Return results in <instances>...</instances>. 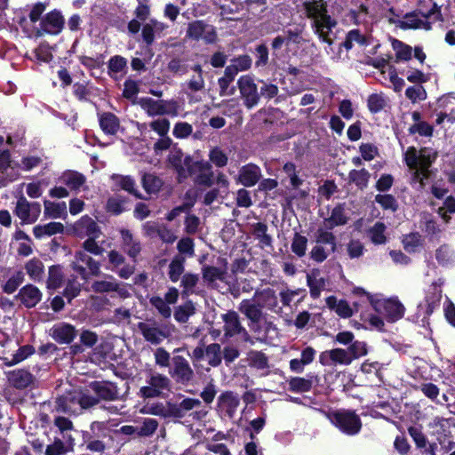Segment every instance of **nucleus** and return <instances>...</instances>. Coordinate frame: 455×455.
Instances as JSON below:
<instances>
[{
  "label": "nucleus",
  "mask_w": 455,
  "mask_h": 455,
  "mask_svg": "<svg viewBox=\"0 0 455 455\" xmlns=\"http://www.w3.org/2000/svg\"><path fill=\"white\" fill-rule=\"evenodd\" d=\"M237 308L246 318H251L254 322L259 317H266L264 309L274 313H278L281 310L278 306L277 295L271 288L256 290L253 297L243 299Z\"/></svg>",
  "instance_id": "f257e3e1"
},
{
  "label": "nucleus",
  "mask_w": 455,
  "mask_h": 455,
  "mask_svg": "<svg viewBox=\"0 0 455 455\" xmlns=\"http://www.w3.org/2000/svg\"><path fill=\"white\" fill-rule=\"evenodd\" d=\"M436 152L427 148H421L419 152L414 147L407 148L404 160L407 166L412 171L411 183L418 184L419 189L425 187V180L430 177V166L436 158Z\"/></svg>",
  "instance_id": "f03ea898"
},
{
  "label": "nucleus",
  "mask_w": 455,
  "mask_h": 455,
  "mask_svg": "<svg viewBox=\"0 0 455 455\" xmlns=\"http://www.w3.org/2000/svg\"><path fill=\"white\" fill-rule=\"evenodd\" d=\"M303 9L306 16L313 20L315 34L323 42L331 45L333 41L330 37V33L337 25V21L328 14L326 2L324 0H307L303 3Z\"/></svg>",
  "instance_id": "7ed1b4c3"
},
{
  "label": "nucleus",
  "mask_w": 455,
  "mask_h": 455,
  "mask_svg": "<svg viewBox=\"0 0 455 455\" xmlns=\"http://www.w3.org/2000/svg\"><path fill=\"white\" fill-rule=\"evenodd\" d=\"M97 400L85 388L73 389L57 397L53 411L59 414L79 415L83 411L96 406Z\"/></svg>",
  "instance_id": "20e7f679"
},
{
  "label": "nucleus",
  "mask_w": 455,
  "mask_h": 455,
  "mask_svg": "<svg viewBox=\"0 0 455 455\" xmlns=\"http://www.w3.org/2000/svg\"><path fill=\"white\" fill-rule=\"evenodd\" d=\"M139 332L151 345H160L164 339L172 337L175 326L172 323L158 322L154 318L146 319L137 324Z\"/></svg>",
  "instance_id": "39448f33"
},
{
  "label": "nucleus",
  "mask_w": 455,
  "mask_h": 455,
  "mask_svg": "<svg viewBox=\"0 0 455 455\" xmlns=\"http://www.w3.org/2000/svg\"><path fill=\"white\" fill-rule=\"evenodd\" d=\"M171 389V379L164 374L151 370L147 375V386L140 388L139 395L145 399L162 397L164 391L170 392Z\"/></svg>",
  "instance_id": "423d86ee"
},
{
  "label": "nucleus",
  "mask_w": 455,
  "mask_h": 455,
  "mask_svg": "<svg viewBox=\"0 0 455 455\" xmlns=\"http://www.w3.org/2000/svg\"><path fill=\"white\" fill-rule=\"evenodd\" d=\"M328 418L342 432L347 435L357 434L362 427L361 419L358 415L350 411H337L330 412Z\"/></svg>",
  "instance_id": "0eeeda50"
},
{
  "label": "nucleus",
  "mask_w": 455,
  "mask_h": 455,
  "mask_svg": "<svg viewBox=\"0 0 455 455\" xmlns=\"http://www.w3.org/2000/svg\"><path fill=\"white\" fill-rule=\"evenodd\" d=\"M186 36L195 41L203 40L207 44H215L218 40L216 28L203 20L189 22Z\"/></svg>",
  "instance_id": "6e6552de"
},
{
  "label": "nucleus",
  "mask_w": 455,
  "mask_h": 455,
  "mask_svg": "<svg viewBox=\"0 0 455 455\" xmlns=\"http://www.w3.org/2000/svg\"><path fill=\"white\" fill-rule=\"evenodd\" d=\"M172 363L169 374L175 383L187 386L194 381L196 373L188 359L182 355H174Z\"/></svg>",
  "instance_id": "1a4fd4ad"
},
{
  "label": "nucleus",
  "mask_w": 455,
  "mask_h": 455,
  "mask_svg": "<svg viewBox=\"0 0 455 455\" xmlns=\"http://www.w3.org/2000/svg\"><path fill=\"white\" fill-rule=\"evenodd\" d=\"M243 106L251 109L259 102V93L252 75H243L236 82Z\"/></svg>",
  "instance_id": "9d476101"
},
{
  "label": "nucleus",
  "mask_w": 455,
  "mask_h": 455,
  "mask_svg": "<svg viewBox=\"0 0 455 455\" xmlns=\"http://www.w3.org/2000/svg\"><path fill=\"white\" fill-rule=\"evenodd\" d=\"M40 28L36 32V36L44 35L58 36L65 26V19L61 12L54 9L47 12L40 20Z\"/></svg>",
  "instance_id": "9b49d317"
},
{
  "label": "nucleus",
  "mask_w": 455,
  "mask_h": 455,
  "mask_svg": "<svg viewBox=\"0 0 455 455\" xmlns=\"http://www.w3.org/2000/svg\"><path fill=\"white\" fill-rule=\"evenodd\" d=\"M41 211L39 203L29 202L24 196H20L16 202L14 214L21 224H33L38 220Z\"/></svg>",
  "instance_id": "f8f14e48"
},
{
  "label": "nucleus",
  "mask_w": 455,
  "mask_h": 455,
  "mask_svg": "<svg viewBox=\"0 0 455 455\" xmlns=\"http://www.w3.org/2000/svg\"><path fill=\"white\" fill-rule=\"evenodd\" d=\"M88 387L91 396L97 400L96 405L100 401H116L119 398L118 387L113 382L95 380L91 382Z\"/></svg>",
  "instance_id": "ddd939ff"
},
{
  "label": "nucleus",
  "mask_w": 455,
  "mask_h": 455,
  "mask_svg": "<svg viewBox=\"0 0 455 455\" xmlns=\"http://www.w3.org/2000/svg\"><path fill=\"white\" fill-rule=\"evenodd\" d=\"M84 265L88 267L90 274L99 275L100 273V263L94 260L84 251H78L74 255V260L71 262V268L76 272L82 278L87 279V271Z\"/></svg>",
  "instance_id": "4468645a"
},
{
  "label": "nucleus",
  "mask_w": 455,
  "mask_h": 455,
  "mask_svg": "<svg viewBox=\"0 0 455 455\" xmlns=\"http://www.w3.org/2000/svg\"><path fill=\"white\" fill-rule=\"evenodd\" d=\"M92 290L97 293L116 291L122 299L130 297V292L124 284L116 281L112 275H108L106 280H97L92 283Z\"/></svg>",
  "instance_id": "2eb2a0df"
},
{
  "label": "nucleus",
  "mask_w": 455,
  "mask_h": 455,
  "mask_svg": "<svg viewBox=\"0 0 455 455\" xmlns=\"http://www.w3.org/2000/svg\"><path fill=\"white\" fill-rule=\"evenodd\" d=\"M353 357L343 348H333L323 351L320 354L319 362L322 365L331 366L334 364L349 365Z\"/></svg>",
  "instance_id": "dca6fc26"
},
{
  "label": "nucleus",
  "mask_w": 455,
  "mask_h": 455,
  "mask_svg": "<svg viewBox=\"0 0 455 455\" xmlns=\"http://www.w3.org/2000/svg\"><path fill=\"white\" fill-rule=\"evenodd\" d=\"M121 248L133 260L140 255L141 251L140 242L133 236L129 229H120Z\"/></svg>",
  "instance_id": "f3484780"
},
{
  "label": "nucleus",
  "mask_w": 455,
  "mask_h": 455,
  "mask_svg": "<svg viewBox=\"0 0 455 455\" xmlns=\"http://www.w3.org/2000/svg\"><path fill=\"white\" fill-rule=\"evenodd\" d=\"M191 174H196L195 181L199 185L211 187L212 185L213 172L212 165L205 161L196 162L190 168Z\"/></svg>",
  "instance_id": "a211bd4d"
},
{
  "label": "nucleus",
  "mask_w": 455,
  "mask_h": 455,
  "mask_svg": "<svg viewBox=\"0 0 455 455\" xmlns=\"http://www.w3.org/2000/svg\"><path fill=\"white\" fill-rule=\"evenodd\" d=\"M415 12L418 15L425 18L426 20L432 18V23L443 20L441 6L433 0H419L418 9Z\"/></svg>",
  "instance_id": "6ab92c4d"
},
{
  "label": "nucleus",
  "mask_w": 455,
  "mask_h": 455,
  "mask_svg": "<svg viewBox=\"0 0 455 455\" xmlns=\"http://www.w3.org/2000/svg\"><path fill=\"white\" fill-rule=\"evenodd\" d=\"M221 319L224 323L223 330L226 338L239 335L240 331H243V326L241 323L237 312L228 310L227 313L221 315Z\"/></svg>",
  "instance_id": "aec40b11"
},
{
  "label": "nucleus",
  "mask_w": 455,
  "mask_h": 455,
  "mask_svg": "<svg viewBox=\"0 0 455 455\" xmlns=\"http://www.w3.org/2000/svg\"><path fill=\"white\" fill-rule=\"evenodd\" d=\"M51 336L60 344H69L76 336V328L67 323H59L51 329Z\"/></svg>",
  "instance_id": "412c9836"
},
{
  "label": "nucleus",
  "mask_w": 455,
  "mask_h": 455,
  "mask_svg": "<svg viewBox=\"0 0 455 455\" xmlns=\"http://www.w3.org/2000/svg\"><path fill=\"white\" fill-rule=\"evenodd\" d=\"M218 404L220 409L224 411L229 419H232L240 405V399L238 395L234 392L226 391L219 396Z\"/></svg>",
  "instance_id": "4be33fe9"
},
{
  "label": "nucleus",
  "mask_w": 455,
  "mask_h": 455,
  "mask_svg": "<svg viewBox=\"0 0 455 455\" xmlns=\"http://www.w3.org/2000/svg\"><path fill=\"white\" fill-rule=\"evenodd\" d=\"M74 232L80 237H99L100 233L97 223L89 216H83L73 226Z\"/></svg>",
  "instance_id": "5701e85b"
},
{
  "label": "nucleus",
  "mask_w": 455,
  "mask_h": 455,
  "mask_svg": "<svg viewBox=\"0 0 455 455\" xmlns=\"http://www.w3.org/2000/svg\"><path fill=\"white\" fill-rule=\"evenodd\" d=\"M201 406V401L196 398H185L180 403L169 401L171 418L182 419L187 413L195 408Z\"/></svg>",
  "instance_id": "b1692460"
},
{
  "label": "nucleus",
  "mask_w": 455,
  "mask_h": 455,
  "mask_svg": "<svg viewBox=\"0 0 455 455\" xmlns=\"http://www.w3.org/2000/svg\"><path fill=\"white\" fill-rule=\"evenodd\" d=\"M261 178V171L259 166L248 164L239 170L237 181L244 187L254 186Z\"/></svg>",
  "instance_id": "393cba45"
},
{
  "label": "nucleus",
  "mask_w": 455,
  "mask_h": 455,
  "mask_svg": "<svg viewBox=\"0 0 455 455\" xmlns=\"http://www.w3.org/2000/svg\"><path fill=\"white\" fill-rule=\"evenodd\" d=\"M17 297L26 307L31 308L42 299V292L35 285L27 284L20 290Z\"/></svg>",
  "instance_id": "a878e982"
},
{
  "label": "nucleus",
  "mask_w": 455,
  "mask_h": 455,
  "mask_svg": "<svg viewBox=\"0 0 455 455\" xmlns=\"http://www.w3.org/2000/svg\"><path fill=\"white\" fill-rule=\"evenodd\" d=\"M227 275V267H219L211 265H204L202 277L204 282L212 288L216 286L217 281H224Z\"/></svg>",
  "instance_id": "bb28decb"
},
{
  "label": "nucleus",
  "mask_w": 455,
  "mask_h": 455,
  "mask_svg": "<svg viewBox=\"0 0 455 455\" xmlns=\"http://www.w3.org/2000/svg\"><path fill=\"white\" fill-rule=\"evenodd\" d=\"M34 376L23 369L15 370L8 373V382L18 389H24L34 383Z\"/></svg>",
  "instance_id": "cd10ccee"
},
{
  "label": "nucleus",
  "mask_w": 455,
  "mask_h": 455,
  "mask_svg": "<svg viewBox=\"0 0 455 455\" xmlns=\"http://www.w3.org/2000/svg\"><path fill=\"white\" fill-rule=\"evenodd\" d=\"M307 283L310 289V295L314 299L318 298L326 287V280L318 269H313L307 275Z\"/></svg>",
  "instance_id": "c85d7f7f"
},
{
  "label": "nucleus",
  "mask_w": 455,
  "mask_h": 455,
  "mask_svg": "<svg viewBox=\"0 0 455 455\" xmlns=\"http://www.w3.org/2000/svg\"><path fill=\"white\" fill-rule=\"evenodd\" d=\"M236 77L232 71L227 67L225 68L224 74L218 79V85L220 88V96H233L236 92L237 85H233V83Z\"/></svg>",
  "instance_id": "c756f323"
},
{
  "label": "nucleus",
  "mask_w": 455,
  "mask_h": 455,
  "mask_svg": "<svg viewBox=\"0 0 455 455\" xmlns=\"http://www.w3.org/2000/svg\"><path fill=\"white\" fill-rule=\"evenodd\" d=\"M383 314L390 322H395L404 314V307L397 299H390L383 302Z\"/></svg>",
  "instance_id": "7c9ffc66"
},
{
  "label": "nucleus",
  "mask_w": 455,
  "mask_h": 455,
  "mask_svg": "<svg viewBox=\"0 0 455 455\" xmlns=\"http://www.w3.org/2000/svg\"><path fill=\"white\" fill-rule=\"evenodd\" d=\"M435 114L445 115L455 112V92L445 93L439 97L434 108Z\"/></svg>",
  "instance_id": "2f4dec72"
},
{
  "label": "nucleus",
  "mask_w": 455,
  "mask_h": 455,
  "mask_svg": "<svg viewBox=\"0 0 455 455\" xmlns=\"http://www.w3.org/2000/svg\"><path fill=\"white\" fill-rule=\"evenodd\" d=\"M399 27L402 29H418L423 28L426 30H430L432 28V22L418 18L417 12H411L405 14L404 20L400 21Z\"/></svg>",
  "instance_id": "473e14b6"
},
{
  "label": "nucleus",
  "mask_w": 455,
  "mask_h": 455,
  "mask_svg": "<svg viewBox=\"0 0 455 455\" xmlns=\"http://www.w3.org/2000/svg\"><path fill=\"white\" fill-rule=\"evenodd\" d=\"M63 231L64 226L60 222H50L44 225H36L33 228V234L37 239L60 234Z\"/></svg>",
  "instance_id": "72a5a7b5"
},
{
  "label": "nucleus",
  "mask_w": 455,
  "mask_h": 455,
  "mask_svg": "<svg viewBox=\"0 0 455 455\" xmlns=\"http://www.w3.org/2000/svg\"><path fill=\"white\" fill-rule=\"evenodd\" d=\"M332 228H327L323 223L319 227L315 234V243L328 245L330 251H335L337 243L335 235L330 232Z\"/></svg>",
  "instance_id": "f704fd0d"
},
{
  "label": "nucleus",
  "mask_w": 455,
  "mask_h": 455,
  "mask_svg": "<svg viewBox=\"0 0 455 455\" xmlns=\"http://www.w3.org/2000/svg\"><path fill=\"white\" fill-rule=\"evenodd\" d=\"M254 280L248 278L236 279L229 285L228 291L235 299H238L243 293L249 294L254 290Z\"/></svg>",
  "instance_id": "c9c22d12"
},
{
  "label": "nucleus",
  "mask_w": 455,
  "mask_h": 455,
  "mask_svg": "<svg viewBox=\"0 0 455 455\" xmlns=\"http://www.w3.org/2000/svg\"><path fill=\"white\" fill-rule=\"evenodd\" d=\"M326 305L340 317L347 318L353 315V310L348 303L343 299L339 300L334 296H330L326 299Z\"/></svg>",
  "instance_id": "e433bc0d"
},
{
  "label": "nucleus",
  "mask_w": 455,
  "mask_h": 455,
  "mask_svg": "<svg viewBox=\"0 0 455 455\" xmlns=\"http://www.w3.org/2000/svg\"><path fill=\"white\" fill-rule=\"evenodd\" d=\"M347 220L344 205L339 204L332 209L331 216L323 220V224L329 228H334L347 224Z\"/></svg>",
  "instance_id": "4c0bfd02"
},
{
  "label": "nucleus",
  "mask_w": 455,
  "mask_h": 455,
  "mask_svg": "<svg viewBox=\"0 0 455 455\" xmlns=\"http://www.w3.org/2000/svg\"><path fill=\"white\" fill-rule=\"evenodd\" d=\"M44 214L46 218L60 219L67 216V205L65 202L55 203L49 200L44 202Z\"/></svg>",
  "instance_id": "58836bf2"
},
{
  "label": "nucleus",
  "mask_w": 455,
  "mask_h": 455,
  "mask_svg": "<svg viewBox=\"0 0 455 455\" xmlns=\"http://www.w3.org/2000/svg\"><path fill=\"white\" fill-rule=\"evenodd\" d=\"M252 66V59L248 54H241L235 56L230 60V64L227 68L232 71L235 75H238L240 72L249 70Z\"/></svg>",
  "instance_id": "ea45409f"
},
{
  "label": "nucleus",
  "mask_w": 455,
  "mask_h": 455,
  "mask_svg": "<svg viewBox=\"0 0 455 455\" xmlns=\"http://www.w3.org/2000/svg\"><path fill=\"white\" fill-rule=\"evenodd\" d=\"M25 270L31 280L39 282L43 279L44 274V263L36 258L29 259L25 264Z\"/></svg>",
  "instance_id": "a19ab883"
},
{
  "label": "nucleus",
  "mask_w": 455,
  "mask_h": 455,
  "mask_svg": "<svg viewBox=\"0 0 455 455\" xmlns=\"http://www.w3.org/2000/svg\"><path fill=\"white\" fill-rule=\"evenodd\" d=\"M35 352V349L32 346L26 345L19 347L14 353H12L10 356H4V362L6 365L12 366L16 363H20L21 361L28 358L30 355Z\"/></svg>",
  "instance_id": "79ce46f5"
},
{
  "label": "nucleus",
  "mask_w": 455,
  "mask_h": 455,
  "mask_svg": "<svg viewBox=\"0 0 455 455\" xmlns=\"http://www.w3.org/2000/svg\"><path fill=\"white\" fill-rule=\"evenodd\" d=\"M199 283V275L193 273H186L182 275L180 280V286L182 287V295L189 296L196 293V287Z\"/></svg>",
  "instance_id": "37998d69"
},
{
  "label": "nucleus",
  "mask_w": 455,
  "mask_h": 455,
  "mask_svg": "<svg viewBox=\"0 0 455 455\" xmlns=\"http://www.w3.org/2000/svg\"><path fill=\"white\" fill-rule=\"evenodd\" d=\"M195 313L196 307L191 300H188L175 308L173 316L178 323H186Z\"/></svg>",
  "instance_id": "c03bdc74"
},
{
  "label": "nucleus",
  "mask_w": 455,
  "mask_h": 455,
  "mask_svg": "<svg viewBox=\"0 0 455 455\" xmlns=\"http://www.w3.org/2000/svg\"><path fill=\"white\" fill-rule=\"evenodd\" d=\"M170 411L169 401L165 403H155L152 404H147L140 409V412L143 414H151L164 418H171Z\"/></svg>",
  "instance_id": "a18cd8bd"
},
{
  "label": "nucleus",
  "mask_w": 455,
  "mask_h": 455,
  "mask_svg": "<svg viewBox=\"0 0 455 455\" xmlns=\"http://www.w3.org/2000/svg\"><path fill=\"white\" fill-rule=\"evenodd\" d=\"M127 60L121 55H114L108 61V72L110 76L118 73H127Z\"/></svg>",
  "instance_id": "49530a36"
},
{
  "label": "nucleus",
  "mask_w": 455,
  "mask_h": 455,
  "mask_svg": "<svg viewBox=\"0 0 455 455\" xmlns=\"http://www.w3.org/2000/svg\"><path fill=\"white\" fill-rule=\"evenodd\" d=\"M60 179L65 185L74 190L80 188L85 182L84 176L74 171L64 172Z\"/></svg>",
  "instance_id": "de8ad7c7"
},
{
  "label": "nucleus",
  "mask_w": 455,
  "mask_h": 455,
  "mask_svg": "<svg viewBox=\"0 0 455 455\" xmlns=\"http://www.w3.org/2000/svg\"><path fill=\"white\" fill-rule=\"evenodd\" d=\"M393 49L395 51V62L408 61L411 59L412 48L405 43L395 39L392 43Z\"/></svg>",
  "instance_id": "09e8293b"
},
{
  "label": "nucleus",
  "mask_w": 455,
  "mask_h": 455,
  "mask_svg": "<svg viewBox=\"0 0 455 455\" xmlns=\"http://www.w3.org/2000/svg\"><path fill=\"white\" fill-rule=\"evenodd\" d=\"M205 355L208 364L212 367H218L221 364V347L218 343H212L205 347Z\"/></svg>",
  "instance_id": "8fccbe9b"
},
{
  "label": "nucleus",
  "mask_w": 455,
  "mask_h": 455,
  "mask_svg": "<svg viewBox=\"0 0 455 455\" xmlns=\"http://www.w3.org/2000/svg\"><path fill=\"white\" fill-rule=\"evenodd\" d=\"M249 365L259 370L268 368V359L261 351L251 350L247 354Z\"/></svg>",
  "instance_id": "3c124183"
},
{
  "label": "nucleus",
  "mask_w": 455,
  "mask_h": 455,
  "mask_svg": "<svg viewBox=\"0 0 455 455\" xmlns=\"http://www.w3.org/2000/svg\"><path fill=\"white\" fill-rule=\"evenodd\" d=\"M354 43H357L360 45L366 44L365 36L356 28L350 30L346 35L344 42L340 44V47H344L347 51H349L353 48Z\"/></svg>",
  "instance_id": "603ef678"
},
{
  "label": "nucleus",
  "mask_w": 455,
  "mask_h": 455,
  "mask_svg": "<svg viewBox=\"0 0 455 455\" xmlns=\"http://www.w3.org/2000/svg\"><path fill=\"white\" fill-rule=\"evenodd\" d=\"M142 106L148 109V114H177L176 111H167L162 100H155L151 98L142 99Z\"/></svg>",
  "instance_id": "864d4df0"
},
{
  "label": "nucleus",
  "mask_w": 455,
  "mask_h": 455,
  "mask_svg": "<svg viewBox=\"0 0 455 455\" xmlns=\"http://www.w3.org/2000/svg\"><path fill=\"white\" fill-rule=\"evenodd\" d=\"M185 259L180 257H175L169 265L168 275L172 282L176 283L181 278L184 272Z\"/></svg>",
  "instance_id": "5fc2aeb1"
},
{
  "label": "nucleus",
  "mask_w": 455,
  "mask_h": 455,
  "mask_svg": "<svg viewBox=\"0 0 455 455\" xmlns=\"http://www.w3.org/2000/svg\"><path fill=\"white\" fill-rule=\"evenodd\" d=\"M81 288L82 285L77 281L76 277L71 275L67 281L66 287L63 291V296L68 300V302H71L73 299L79 295L81 292Z\"/></svg>",
  "instance_id": "6e6d98bb"
},
{
  "label": "nucleus",
  "mask_w": 455,
  "mask_h": 455,
  "mask_svg": "<svg viewBox=\"0 0 455 455\" xmlns=\"http://www.w3.org/2000/svg\"><path fill=\"white\" fill-rule=\"evenodd\" d=\"M289 390L296 393L308 392L312 388V381L310 379L294 377L288 381Z\"/></svg>",
  "instance_id": "4d7b16f0"
},
{
  "label": "nucleus",
  "mask_w": 455,
  "mask_h": 455,
  "mask_svg": "<svg viewBox=\"0 0 455 455\" xmlns=\"http://www.w3.org/2000/svg\"><path fill=\"white\" fill-rule=\"evenodd\" d=\"M386 226L382 222H376L370 229L369 235L371 240L375 244H383L387 242L385 235Z\"/></svg>",
  "instance_id": "13d9d810"
},
{
  "label": "nucleus",
  "mask_w": 455,
  "mask_h": 455,
  "mask_svg": "<svg viewBox=\"0 0 455 455\" xmlns=\"http://www.w3.org/2000/svg\"><path fill=\"white\" fill-rule=\"evenodd\" d=\"M252 227H253V230H252L253 235L259 241L261 245L263 247L264 246H271L272 238L267 233V226L262 222H258V223H255Z\"/></svg>",
  "instance_id": "bf43d9fd"
},
{
  "label": "nucleus",
  "mask_w": 455,
  "mask_h": 455,
  "mask_svg": "<svg viewBox=\"0 0 455 455\" xmlns=\"http://www.w3.org/2000/svg\"><path fill=\"white\" fill-rule=\"evenodd\" d=\"M101 129L108 134H115L120 128L119 120L116 116H101L100 119Z\"/></svg>",
  "instance_id": "052dcab7"
},
{
  "label": "nucleus",
  "mask_w": 455,
  "mask_h": 455,
  "mask_svg": "<svg viewBox=\"0 0 455 455\" xmlns=\"http://www.w3.org/2000/svg\"><path fill=\"white\" fill-rule=\"evenodd\" d=\"M142 185L147 193L156 194L162 188L163 182L153 174H145L142 178Z\"/></svg>",
  "instance_id": "680f3d73"
},
{
  "label": "nucleus",
  "mask_w": 455,
  "mask_h": 455,
  "mask_svg": "<svg viewBox=\"0 0 455 455\" xmlns=\"http://www.w3.org/2000/svg\"><path fill=\"white\" fill-rule=\"evenodd\" d=\"M454 251L447 244H443L435 251V259L442 266H448L453 262Z\"/></svg>",
  "instance_id": "e2e57ef3"
},
{
  "label": "nucleus",
  "mask_w": 455,
  "mask_h": 455,
  "mask_svg": "<svg viewBox=\"0 0 455 455\" xmlns=\"http://www.w3.org/2000/svg\"><path fill=\"white\" fill-rule=\"evenodd\" d=\"M25 275L22 271H17L12 275L3 286V291L5 293H13L18 287L24 282Z\"/></svg>",
  "instance_id": "0e129e2a"
},
{
  "label": "nucleus",
  "mask_w": 455,
  "mask_h": 455,
  "mask_svg": "<svg viewBox=\"0 0 455 455\" xmlns=\"http://www.w3.org/2000/svg\"><path fill=\"white\" fill-rule=\"evenodd\" d=\"M349 180L355 183L359 188L363 189L367 187L370 173L365 169L353 170L348 175Z\"/></svg>",
  "instance_id": "69168bd1"
},
{
  "label": "nucleus",
  "mask_w": 455,
  "mask_h": 455,
  "mask_svg": "<svg viewBox=\"0 0 455 455\" xmlns=\"http://www.w3.org/2000/svg\"><path fill=\"white\" fill-rule=\"evenodd\" d=\"M63 281V274L59 266H52L48 270L47 284L50 289L59 288Z\"/></svg>",
  "instance_id": "338daca9"
},
{
  "label": "nucleus",
  "mask_w": 455,
  "mask_h": 455,
  "mask_svg": "<svg viewBox=\"0 0 455 455\" xmlns=\"http://www.w3.org/2000/svg\"><path fill=\"white\" fill-rule=\"evenodd\" d=\"M367 106L371 113H378L385 110L387 100L382 94L372 93L368 97Z\"/></svg>",
  "instance_id": "774afa93"
}]
</instances>
